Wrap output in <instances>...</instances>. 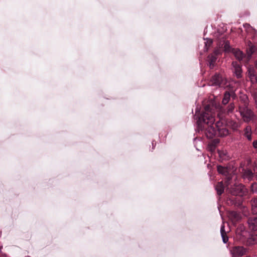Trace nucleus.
Returning a JSON list of instances; mask_svg holds the SVG:
<instances>
[{
    "instance_id": "obj_1",
    "label": "nucleus",
    "mask_w": 257,
    "mask_h": 257,
    "mask_svg": "<svg viewBox=\"0 0 257 257\" xmlns=\"http://www.w3.org/2000/svg\"><path fill=\"white\" fill-rule=\"evenodd\" d=\"M214 116L212 112V108L210 105H206L204 112L199 117L197 121L199 131L205 130V135L209 139L213 138L217 135L216 129L214 127Z\"/></svg>"
},
{
    "instance_id": "obj_2",
    "label": "nucleus",
    "mask_w": 257,
    "mask_h": 257,
    "mask_svg": "<svg viewBox=\"0 0 257 257\" xmlns=\"http://www.w3.org/2000/svg\"><path fill=\"white\" fill-rule=\"evenodd\" d=\"M217 171L219 174H221L226 177L225 184L228 186L230 184V181L232 179H236V176L232 175L233 172V168L230 167H223L222 166H217Z\"/></svg>"
},
{
    "instance_id": "obj_3",
    "label": "nucleus",
    "mask_w": 257,
    "mask_h": 257,
    "mask_svg": "<svg viewBox=\"0 0 257 257\" xmlns=\"http://www.w3.org/2000/svg\"><path fill=\"white\" fill-rule=\"evenodd\" d=\"M210 86H218L219 87L225 88L228 86L227 79L219 74H215L213 75L210 81Z\"/></svg>"
},
{
    "instance_id": "obj_4",
    "label": "nucleus",
    "mask_w": 257,
    "mask_h": 257,
    "mask_svg": "<svg viewBox=\"0 0 257 257\" xmlns=\"http://www.w3.org/2000/svg\"><path fill=\"white\" fill-rule=\"evenodd\" d=\"M235 182L233 184V185L232 186L231 184L228 185V186L226 184V187H227V189L229 190V192L233 195H241L243 193V190L244 189V186H243L241 184L237 183L235 180L236 179H233ZM230 184L231 182H230Z\"/></svg>"
},
{
    "instance_id": "obj_5",
    "label": "nucleus",
    "mask_w": 257,
    "mask_h": 257,
    "mask_svg": "<svg viewBox=\"0 0 257 257\" xmlns=\"http://www.w3.org/2000/svg\"><path fill=\"white\" fill-rule=\"evenodd\" d=\"M239 111L244 121L245 122L249 121L253 117V113L246 106L245 104L242 106H239Z\"/></svg>"
},
{
    "instance_id": "obj_6",
    "label": "nucleus",
    "mask_w": 257,
    "mask_h": 257,
    "mask_svg": "<svg viewBox=\"0 0 257 257\" xmlns=\"http://www.w3.org/2000/svg\"><path fill=\"white\" fill-rule=\"evenodd\" d=\"M247 249L242 246H235L230 249L232 257H240L246 254Z\"/></svg>"
},
{
    "instance_id": "obj_7",
    "label": "nucleus",
    "mask_w": 257,
    "mask_h": 257,
    "mask_svg": "<svg viewBox=\"0 0 257 257\" xmlns=\"http://www.w3.org/2000/svg\"><path fill=\"white\" fill-rule=\"evenodd\" d=\"M223 123L220 121L216 122L215 126L216 127L217 135L218 136L223 137L227 136L229 134L228 130L224 126H222Z\"/></svg>"
},
{
    "instance_id": "obj_8",
    "label": "nucleus",
    "mask_w": 257,
    "mask_h": 257,
    "mask_svg": "<svg viewBox=\"0 0 257 257\" xmlns=\"http://www.w3.org/2000/svg\"><path fill=\"white\" fill-rule=\"evenodd\" d=\"M247 76L252 84L256 83L257 73L254 68L250 66L247 67Z\"/></svg>"
},
{
    "instance_id": "obj_9",
    "label": "nucleus",
    "mask_w": 257,
    "mask_h": 257,
    "mask_svg": "<svg viewBox=\"0 0 257 257\" xmlns=\"http://www.w3.org/2000/svg\"><path fill=\"white\" fill-rule=\"evenodd\" d=\"M247 223L248 228L252 231L257 230V216H250L247 218Z\"/></svg>"
},
{
    "instance_id": "obj_10",
    "label": "nucleus",
    "mask_w": 257,
    "mask_h": 257,
    "mask_svg": "<svg viewBox=\"0 0 257 257\" xmlns=\"http://www.w3.org/2000/svg\"><path fill=\"white\" fill-rule=\"evenodd\" d=\"M218 53V51L215 50L213 54H211L208 56V65L210 69L213 68L215 66L217 59V55Z\"/></svg>"
},
{
    "instance_id": "obj_11",
    "label": "nucleus",
    "mask_w": 257,
    "mask_h": 257,
    "mask_svg": "<svg viewBox=\"0 0 257 257\" xmlns=\"http://www.w3.org/2000/svg\"><path fill=\"white\" fill-rule=\"evenodd\" d=\"M233 72L237 78H240L242 77V70L240 66L236 62H233L232 63Z\"/></svg>"
},
{
    "instance_id": "obj_12",
    "label": "nucleus",
    "mask_w": 257,
    "mask_h": 257,
    "mask_svg": "<svg viewBox=\"0 0 257 257\" xmlns=\"http://www.w3.org/2000/svg\"><path fill=\"white\" fill-rule=\"evenodd\" d=\"M228 217L233 223L236 222L241 218L240 213L234 211H230L229 213Z\"/></svg>"
},
{
    "instance_id": "obj_13",
    "label": "nucleus",
    "mask_w": 257,
    "mask_h": 257,
    "mask_svg": "<svg viewBox=\"0 0 257 257\" xmlns=\"http://www.w3.org/2000/svg\"><path fill=\"white\" fill-rule=\"evenodd\" d=\"M255 176V174L249 169H242V178L244 179H246L248 181H250L252 179L253 177Z\"/></svg>"
},
{
    "instance_id": "obj_14",
    "label": "nucleus",
    "mask_w": 257,
    "mask_h": 257,
    "mask_svg": "<svg viewBox=\"0 0 257 257\" xmlns=\"http://www.w3.org/2000/svg\"><path fill=\"white\" fill-rule=\"evenodd\" d=\"M233 53L235 58L239 61L242 60L244 55L240 50L238 49H234L232 50Z\"/></svg>"
},
{
    "instance_id": "obj_15",
    "label": "nucleus",
    "mask_w": 257,
    "mask_h": 257,
    "mask_svg": "<svg viewBox=\"0 0 257 257\" xmlns=\"http://www.w3.org/2000/svg\"><path fill=\"white\" fill-rule=\"evenodd\" d=\"M218 154L221 161L226 160L229 158V156L226 150H218Z\"/></svg>"
},
{
    "instance_id": "obj_16",
    "label": "nucleus",
    "mask_w": 257,
    "mask_h": 257,
    "mask_svg": "<svg viewBox=\"0 0 257 257\" xmlns=\"http://www.w3.org/2000/svg\"><path fill=\"white\" fill-rule=\"evenodd\" d=\"M251 211L253 214H257V197L252 198L250 201Z\"/></svg>"
},
{
    "instance_id": "obj_17",
    "label": "nucleus",
    "mask_w": 257,
    "mask_h": 257,
    "mask_svg": "<svg viewBox=\"0 0 257 257\" xmlns=\"http://www.w3.org/2000/svg\"><path fill=\"white\" fill-rule=\"evenodd\" d=\"M251 128L250 126H247L244 130V136L247 138L248 141H251Z\"/></svg>"
},
{
    "instance_id": "obj_18",
    "label": "nucleus",
    "mask_w": 257,
    "mask_h": 257,
    "mask_svg": "<svg viewBox=\"0 0 257 257\" xmlns=\"http://www.w3.org/2000/svg\"><path fill=\"white\" fill-rule=\"evenodd\" d=\"M215 190L217 191V193L218 195H221L224 190V186L222 182H219L215 186Z\"/></svg>"
},
{
    "instance_id": "obj_19",
    "label": "nucleus",
    "mask_w": 257,
    "mask_h": 257,
    "mask_svg": "<svg viewBox=\"0 0 257 257\" xmlns=\"http://www.w3.org/2000/svg\"><path fill=\"white\" fill-rule=\"evenodd\" d=\"M220 233L221 235V237L222 238V241L224 243H227L228 241V237L226 236V233L225 231V226L224 224H222L220 228Z\"/></svg>"
},
{
    "instance_id": "obj_20",
    "label": "nucleus",
    "mask_w": 257,
    "mask_h": 257,
    "mask_svg": "<svg viewBox=\"0 0 257 257\" xmlns=\"http://www.w3.org/2000/svg\"><path fill=\"white\" fill-rule=\"evenodd\" d=\"M247 241L249 244H257V234L251 235Z\"/></svg>"
},
{
    "instance_id": "obj_21",
    "label": "nucleus",
    "mask_w": 257,
    "mask_h": 257,
    "mask_svg": "<svg viewBox=\"0 0 257 257\" xmlns=\"http://www.w3.org/2000/svg\"><path fill=\"white\" fill-rule=\"evenodd\" d=\"M228 125L234 131L237 130L240 126V124L238 122L234 121H230L229 122Z\"/></svg>"
},
{
    "instance_id": "obj_22",
    "label": "nucleus",
    "mask_w": 257,
    "mask_h": 257,
    "mask_svg": "<svg viewBox=\"0 0 257 257\" xmlns=\"http://www.w3.org/2000/svg\"><path fill=\"white\" fill-rule=\"evenodd\" d=\"M230 93L228 92H226L224 93V97L222 99V103L223 104H227L230 99Z\"/></svg>"
},
{
    "instance_id": "obj_23",
    "label": "nucleus",
    "mask_w": 257,
    "mask_h": 257,
    "mask_svg": "<svg viewBox=\"0 0 257 257\" xmlns=\"http://www.w3.org/2000/svg\"><path fill=\"white\" fill-rule=\"evenodd\" d=\"M212 43V41L211 39H207L206 42L205 43V47H204V50L205 51H208V47L207 46H210Z\"/></svg>"
},
{
    "instance_id": "obj_24",
    "label": "nucleus",
    "mask_w": 257,
    "mask_h": 257,
    "mask_svg": "<svg viewBox=\"0 0 257 257\" xmlns=\"http://www.w3.org/2000/svg\"><path fill=\"white\" fill-rule=\"evenodd\" d=\"M251 191L253 193H257V183H253L251 185L250 187Z\"/></svg>"
},
{
    "instance_id": "obj_25",
    "label": "nucleus",
    "mask_w": 257,
    "mask_h": 257,
    "mask_svg": "<svg viewBox=\"0 0 257 257\" xmlns=\"http://www.w3.org/2000/svg\"><path fill=\"white\" fill-rule=\"evenodd\" d=\"M254 51V47L253 46H250L249 50H247V53L248 56L250 57L252 53Z\"/></svg>"
},
{
    "instance_id": "obj_26",
    "label": "nucleus",
    "mask_w": 257,
    "mask_h": 257,
    "mask_svg": "<svg viewBox=\"0 0 257 257\" xmlns=\"http://www.w3.org/2000/svg\"><path fill=\"white\" fill-rule=\"evenodd\" d=\"M224 50L225 51L228 52L230 51V47L229 43L228 42H226L224 43Z\"/></svg>"
},
{
    "instance_id": "obj_27",
    "label": "nucleus",
    "mask_w": 257,
    "mask_h": 257,
    "mask_svg": "<svg viewBox=\"0 0 257 257\" xmlns=\"http://www.w3.org/2000/svg\"><path fill=\"white\" fill-rule=\"evenodd\" d=\"M234 107V105L233 104H230L228 107L227 112L228 113L231 112L233 111Z\"/></svg>"
},
{
    "instance_id": "obj_28",
    "label": "nucleus",
    "mask_w": 257,
    "mask_h": 257,
    "mask_svg": "<svg viewBox=\"0 0 257 257\" xmlns=\"http://www.w3.org/2000/svg\"><path fill=\"white\" fill-rule=\"evenodd\" d=\"M252 146L255 149H257V140L253 141Z\"/></svg>"
},
{
    "instance_id": "obj_29",
    "label": "nucleus",
    "mask_w": 257,
    "mask_h": 257,
    "mask_svg": "<svg viewBox=\"0 0 257 257\" xmlns=\"http://www.w3.org/2000/svg\"><path fill=\"white\" fill-rule=\"evenodd\" d=\"M254 174H255V177L257 179V166H255L253 169Z\"/></svg>"
}]
</instances>
